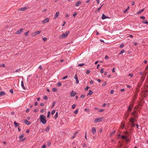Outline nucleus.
<instances>
[{"mask_svg": "<svg viewBox=\"0 0 148 148\" xmlns=\"http://www.w3.org/2000/svg\"><path fill=\"white\" fill-rule=\"evenodd\" d=\"M40 122L42 123L43 124H45L47 122V120L46 119V116L43 114H41L40 115L39 118Z\"/></svg>", "mask_w": 148, "mask_h": 148, "instance_id": "obj_1", "label": "nucleus"}, {"mask_svg": "<svg viewBox=\"0 0 148 148\" xmlns=\"http://www.w3.org/2000/svg\"><path fill=\"white\" fill-rule=\"evenodd\" d=\"M133 106L134 104L133 103L132 104H130L129 106L128 107L127 111H129V112L132 111V107Z\"/></svg>", "mask_w": 148, "mask_h": 148, "instance_id": "obj_2", "label": "nucleus"}, {"mask_svg": "<svg viewBox=\"0 0 148 148\" xmlns=\"http://www.w3.org/2000/svg\"><path fill=\"white\" fill-rule=\"evenodd\" d=\"M28 6H26L24 7L21 8L19 10L21 11H24L27 10L29 8Z\"/></svg>", "mask_w": 148, "mask_h": 148, "instance_id": "obj_3", "label": "nucleus"}, {"mask_svg": "<svg viewBox=\"0 0 148 148\" xmlns=\"http://www.w3.org/2000/svg\"><path fill=\"white\" fill-rule=\"evenodd\" d=\"M102 117H100L96 119L95 121H96L97 122H100L102 121Z\"/></svg>", "mask_w": 148, "mask_h": 148, "instance_id": "obj_4", "label": "nucleus"}, {"mask_svg": "<svg viewBox=\"0 0 148 148\" xmlns=\"http://www.w3.org/2000/svg\"><path fill=\"white\" fill-rule=\"evenodd\" d=\"M77 94V93L75 92H73L72 90L70 93V95L71 97H74Z\"/></svg>", "mask_w": 148, "mask_h": 148, "instance_id": "obj_5", "label": "nucleus"}, {"mask_svg": "<svg viewBox=\"0 0 148 148\" xmlns=\"http://www.w3.org/2000/svg\"><path fill=\"white\" fill-rule=\"evenodd\" d=\"M23 122L27 125H30L31 122H29L26 119L24 120Z\"/></svg>", "mask_w": 148, "mask_h": 148, "instance_id": "obj_6", "label": "nucleus"}, {"mask_svg": "<svg viewBox=\"0 0 148 148\" xmlns=\"http://www.w3.org/2000/svg\"><path fill=\"white\" fill-rule=\"evenodd\" d=\"M102 19L103 20L104 19L106 18H109L106 15H105L104 14H102V16L101 17Z\"/></svg>", "mask_w": 148, "mask_h": 148, "instance_id": "obj_7", "label": "nucleus"}, {"mask_svg": "<svg viewBox=\"0 0 148 148\" xmlns=\"http://www.w3.org/2000/svg\"><path fill=\"white\" fill-rule=\"evenodd\" d=\"M49 19L48 18H46L43 21H42L43 23L44 24L46 23H47L49 22Z\"/></svg>", "mask_w": 148, "mask_h": 148, "instance_id": "obj_8", "label": "nucleus"}, {"mask_svg": "<svg viewBox=\"0 0 148 148\" xmlns=\"http://www.w3.org/2000/svg\"><path fill=\"white\" fill-rule=\"evenodd\" d=\"M23 29H21L18 30L16 33V34H20L21 32L23 31Z\"/></svg>", "mask_w": 148, "mask_h": 148, "instance_id": "obj_9", "label": "nucleus"}, {"mask_svg": "<svg viewBox=\"0 0 148 148\" xmlns=\"http://www.w3.org/2000/svg\"><path fill=\"white\" fill-rule=\"evenodd\" d=\"M129 120L131 123H134V121H136V120L134 119L133 117H132L130 119H129Z\"/></svg>", "mask_w": 148, "mask_h": 148, "instance_id": "obj_10", "label": "nucleus"}, {"mask_svg": "<svg viewBox=\"0 0 148 148\" xmlns=\"http://www.w3.org/2000/svg\"><path fill=\"white\" fill-rule=\"evenodd\" d=\"M74 78H75V79L76 80V83L77 84L79 82V81L78 79V77H77V75L76 74L75 75V77H74Z\"/></svg>", "mask_w": 148, "mask_h": 148, "instance_id": "obj_11", "label": "nucleus"}, {"mask_svg": "<svg viewBox=\"0 0 148 148\" xmlns=\"http://www.w3.org/2000/svg\"><path fill=\"white\" fill-rule=\"evenodd\" d=\"M81 2L80 1H78L77 2L75 3V5L77 6H78L80 5Z\"/></svg>", "mask_w": 148, "mask_h": 148, "instance_id": "obj_12", "label": "nucleus"}, {"mask_svg": "<svg viewBox=\"0 0 148 148\" xmlns=\"http://www.w3.org/2000/svg\"><path fill=\"white\" fill-rule=\"evenodd\" d=\"M66 37V36H65V34H64L63 33L62 35H60L59 36V38H65Z\"/></svg>", "mask_w": 148, "mask_h": 148, "instance_id": "obj_13", "label": "nucleus"}, {"mask_svg": "<svg viewBox=\"0 0 148 148\" xmlns=\"http://www.w3.org/2000/svg\"><path fill=\"white\" fill-rule=\"evenodd\" d=\"M92 131L93 134H94L96 132V130L95 127H93L92 128Z\"/></svg>", "mask_w": 148, "mask_h": 148, "instance_id": "obj_14", "label": "nucleus"}, {"mask_svg": "<svg viewBox=\"0 0 148 148\" xmlns=\"http://www.w3.org/2000/svg\"><path fill=\"white\" fill-rule=\"evenodd\" d=\"M79 132L78 131H76V132H75L73 136L71 138V139H73L75 137V136H76L77 134V133H78Z\"/></svg>", "mask_w": 148, "mask_h": 148, "instance_id": "obj_15", "label": "nucleus"}, {"mask_svg": "<svg viewBox=\"0 0 148 148\" xmlns=\"http://www.w3.org/2000/svg\"><path fill=\"white\" fill-rule=\"evenodd\" d=\"M21 86L22 87L24 90H25L26 88L24 85L23 82L22 81L21 82Z\"/></svg>", "mask_w": 148, "mask_h": 148, "instance_id": "obj_16", "label": "nucleus"}, {"mask_svg": "<svg viewBox=\"0 0 148 148\" xmlns=\"http://www.w3.org/2000/svg\"><path fill=\"white\" fill-rule=\"evenodd\" d=\"M59 14H60L59 12H56V14L55 15L54 18H56L57 17H58V16Z\"/></svg>", "mask_w": 148, "mask_h": 148, "instance_id": "obj_17", "label": "nucleus"}, {"mask_svg": "<svg viewBox=\"0 0 148 148\" xmlns=\"http://www.w3.org/2000/svg\"><path fill=\"white\" fill-rule=\"evenodd\" d=\"M14 124L15 125V127H16L17 126H18L20 124L17 123L16 121H14Z\"/></svg>", "mask_w": 148, "mask_h": 148, "instance_id": "obj_18", "label": "nucleus"}, {"mask_svg": "<svg viewBox=\"0 0 148 148\" xmlns=\"http://www.w3.org/2000/svg\"><path fill=\"white\" fill-rule=\"evenodd\" d=\"M5 94V93L4 92L1 91L0 92V97L4 95Z\"/></svg>", "mask_w": 148, "mask_h": 148, "instance_id": "obj_19", "label": "nucleus"}, {"mask_svg": "<svg viewBox=\"0 0 148 148\" xmlns=\"http://www.w3.org/2000/svg\"><path fill=\"white\" fill-rule=\"evenodd\" d=\"M144 10V8H143V9H142L140 11H139L138 12H137V14H141L142 12H143Z\"/></svg>", "mask_w": 148, "mask_h": 148, "instance_id": "obj_20", "label": "nucleus"}, {"mask_svg": "<svg viewBox=\"0 0 148 148\" xmlns=\"http://www.w3.org/2000/svg\"><path fill=\"white\" fill-rule=\"evenodd\" d=\"M93 93V92H92V91L90 90H89V92H88V94L87 95H91Z\"/></svg>", "mask_w": 148, "mask_h": 148, "instance_id": "obj_21", "label": "nucleus"}, {"mask_svg": "<svg viewBox=\"0 0 148 148\" xmlns=\"http://www.w3.org/2000/svg\"><path fill=\"white\" fill-rule=\"evenodd\" d=\"M52 90L54 92H57L58 91V90L57 88H52Z\"/></svg>", "mask_w": 148, "mask_h": 148, "instance_id": "obj_22", "label": "nucleus"}, {"mask_svg": "<svg viewBox=\"0 0 148 148\" xmlns=\"http://www.w3.org/2000/svg\"><path fill=\"white\" fill-rule=\"evenodd\" d=\"M50 130V126L49 125L47 126L45 129V131H46L48 132Z\"/></svg>", "mask_w": 148, "mask_h": 148, "instance_id": "obj_23", "label": "nucleus"}, {"mask_svg": "<svg viewBox=\"0 0 148 148\" xmlns=\"http://www.w3.org/2000/svg\"><path fill=\"white\" fill-rule=\"evenodd\" d=\"M130 8V7L129 6H128L127 8L125 10L123 11V12L124 13H126L128 11V10H129Z\"/></svg>", "mask_w": 148, "mask_h": 148, "instance_id": "obj_24", "label": "nucleus"}, {"mask_svg": "<svg viewBox=\"0 0 148 148\" xmlns=\"http://www.w3.org/2000/svg\"><path fill=\"white\" fill-rule=\"evenodd\" d=\"M125 126V122H124V123H123V122H122L121 123V127H122V129H123L124 127Z\"/></svg>", "mask_w": 148, "mask_h": 148, "instance_id": "obj_25", "label": "nucleus"}, {"mask_svg": "<svg viewBox=\"0 0 148 148\" xmlns=\"http://www.w3.org/2000/svg\"><path fill=\"white\" fill-rule=\"evenodd\" d=\"M147 72H146L145 73V75H144V76H143V75H142V77H143V81L145 79V76H146V74H147Z\"/></svg>", "mask_w": 148, "mask_h": 148, "instance_id": "obj_26", "label": "nucleus"}, {"mask_svg": "<svg viewBox=\"0 0 148 148\" xmlns=\"http://www.w3.org/2000/svg\"><path fill=\"white\" fill-rule=\"evenodd\" d=\"M129 113H128V114H127V112L126 113H125V119L126 120H127V118L129 116Z\"/></svg>", "mask_w": 148, "mask_h": 148, "instance_id": "obj_27", "label": "nucleus"}, {"mask_svg": "<svg viewBox=\"0 0 148 148\" xmlns=\"http://www.w3.org/2000/svg\"><path fill=\"white\" fill-rule=\"evenodd\" d=\"M125 52V50L124 49H123V50H121L120 52V53H119V55L121 54H122L123 53Z\"/></svg>", "mask_w": 148, "mask_h": 148, "instance_id": "obj_28", "label": "nucleus"}, {"mask_svg": "<svg viewBox=\"0 0 148 148\" xmlns=\"http://www.w3.org/2000/svg\"><path fill=\"white\" fill-rule=\"evenodd\" d=\"M41 32V31H36L35 33L36 35H37V34H39Z\"/></svg>", "mask_w": 148, "mask_h": 148, "instance_id": "obj_29", "label": "nucleus"}, {"mask_svg": "<svg viewBox=\"0 0 148 148\" xmlns=\"http://www.w3.org/2000/svg\"><path fill=\"white\" fill-rule=\"evenodd\" d=\"M69 31H67V32H66L65 34H65V36H66V37L67 36V35H68V34H69Z\"/></svg>", "mask_w": 148, "mask_h": 148, "instance_id": "obj_30", "label": "nucleus"}, {"mask_svg": "<svg viewBox=\"0 0 148 148\" xmlns=\"http://www.w3.org/2000/svg\"><path fill=\"white\" fill-rule=\"evenodd\" d=\"M58 112H56V114L55 115V116H54V118H55V119H56L58 117Z\"/></svg>", "mask_w": 148, "mask_h": 148, "instance_id": "obj_31", "label": "nucleus"}, {"mask_svg": "<svg viewBox=\"0 0 148 148\" xmlns=\"http://www.w3.org/2000/svg\"><path fill=\"white\" fill-rule=\"evenodd\" d=\"M24 135L23 134H22L21 135H20L19 137V138L20 139H22L24 137Z\"/></svg>", "mask_w": 148, "mask_h": 148, "instance_id": "obj_32", "label": "nucleus"}, {"mask_svg": "<svg viewBox=\"0 0 148 148\" xmlns=\"http://www.w3.org/2000/svg\"><path fill=\"white\" fill-rule=\"evenodd\" d=\"M147 21L146 20H143V21H142V22L144 23H145V24H147Z\"/></svg>", "mask_w": 148, "mask_h": 148, "instance_id": "obj_33", "label": "nucleus"}, {"mask_svg": "<svg viewBox=\"0 0 148 148\" xmlns=\"http://www.w3.org/2000/svg\"><path fill=\"white\" fill-rule=\"evenodd\" d=\"M84 63L79 64L78 65V66L79 67L82 66H84Z\"/></svg>", "mask_w": 148, "mask_h": 148, "instance_id": "obj_34", "label": "nucleus"}, {"mask_svg": "<svg viewBox=\"0 0 148 148\" xmlns=\"http://www.w3.org/2000/svg\"><path fill=\"white\" fill-rule=\"evenodd\" d=\"M116 130L112 132L111 133V134L110 135V136H111V135H114V134Z\"/></svg>", "mask_w": 148, "mask_h": 148, "instance_id": "obj_35", "label": "nucleus"}, {"mask_svg": "<svg viewBox=\"0 0 148 148\" xmlns=\"http://www.w3.org/2000/svg\"><path fill=\"white\" fill-rule=\"evenodd\" d=\"M43 99L44 100H47L48 99V97L46 96H43Z\"/></svg>", "mask_w": 148, "mask_h": 148, "instance_id": "obj_36", "label": "nucleus"}, {"mask_svg": "<svg viewBox=\"0 0 148 148\" xmlns=\"http://www.w3.org/2000/svg\"><path fill=\"white\" fill-rule=\"evenodd\" d=\"M121 138L122 139H125L127 136H125V135L121 136Z\"/></svg>", "mask_w": 148, "mask_h": 148, "instance_id": "obj_37", "label": "nucleus"}, {"mask_svg": "<svg viewBox=\"0 0 148 148\" xmlns=\"http://www.w3.org/2000/svg\"><path fill=\"white\" fill-rule=\"evenodd\" d=\"M47 117L49 118L50 117V112L49 111H48L47 112Z\"/></svg>", "mask_w": 148, "mask_h": 148, "instance_id": "obj_38", "label": "nucleus"}, {"mask_svg": "<svg viewBox=\"0 0 148 148\" xmlns=\"http://www.w3.org/2000/svg\"><path fill=\"white\" fill-rule=\"evenodd\" d=\"M103 70H104V69L103 68L101 69L100 72L102 74V73H103V72H104Z\"/></svg>", "mask_w": 148, "mask_h": 148, "instance_id": "obj_39", "label": "nucleus"}, {"mask_svg": "<svg viewBox=\"0 0 148 148\" xmlns=\"http://www.w3.org/2000/svg\"><path fill=\"white\" fill-rule=\"evenodd\" d=\"M61 85L62 83L60 82H58L57 84V85L58 86H61Z\"/></svg>", "mask_w": 148, "mask_h": 148, "instance_id": "obj_40", "label": "nucleus"}, {"mask_svg": "<svg viewBox=\"0 0 148 148\" xmlns=\"http://www.w3.org/2000/svg\"><path fill=\"white\" fill-rule=\"evenodd\" d=\"M78 110V109H77V110H76L74 112V113L75 114H76L77 113Z\"/></svg>", "mask_w": 148, "mask_h": 148, "instance_id": "obj_41", "label": "nucleus"}, {"mask_svg": "<svg viewBox=\"0 0 148 148\" xmlns=\"http://www.w3.org/2000/svg\"><path fill=\"white\" fill-rule=\"evenodd\" d=\"M76 105L75 104H73L72 106V109H74L75 108Z\"/></svg>", "mask_w": 148, "mask_h": 148, "instance_id": "obj_42", "label": "nucleus"}, {"mask_svg": "<svg viewBox=\"0 0 148 148\" xmlns=\"http://www.w3.org/2000/svg\"><path fill=\"white\" fill-rule=\"evenodd\" d=\"M90 72V70H88L86 71V73L87 74H89Z\"/></svg>", "mask_w": 148, "mask_h": 148, "instance_id": "obj_43", "label": "nucleus"}, {"mask_svg": "<svg viewBox=\"0 0 148 148\" xmlns=\"http://www.w3.org/2000/svg\"><path fill=\"white\" fill-rule=\"evenodd\" d=\"M55 110H53L51 112V114L52 115H53L55 113Z\"/></svg>", "mask_w": 148, "mask_h": 148, "instance_id": "obj_44", "label": "nucleus"}, {"mask_svg": "<svg viewBox=\"0 0 148 148\" xmlns=\"http://www.w3.org/2000/svg\"><path fill=\"white\" fill-rule=\"evenodd\" d=\"M5 65L4 64H0V67H5Z\"/></svg>", "mask_w": 148, "mask_h": 148, "instance_id": "obj_45", "label": "nucleus"}, {"mask_svg": "<svg viewBox=\"0 0 148 148\" xmlns=\"http://www.w3.org/2000/svg\"><path fill=\"white\" fill-rule=\"evenodd\" d=\"M31 35L32 36H34L36 35L35 34V32H33L31 34Z\"/></svg>", "mask_w": 148, "mask_h": 148, "instance_id": "obj_46", "label": "nucleus"}, {"mask_svg": "<svg viewBox=\"0 0 148 148\" xmlns=\"http://www.w3.org/2000/svg\"><path fill=\"white\" fill-rule=\"evenodd\" d=\"M89 88L90 87H89L88 86H87L86 87V88H85L84 90L86 91L87 90L88 88Z\"/></svg>", "mask_w": 148, "mask_h": 148, "instance_id": "obj_47", "label": "nucleus"}, {"mask_svg": "<svg viewBox=\"0 0 148 148\" xmlns=\"http://www.w3.org/2000/svg\"><path fill=\"white\" fill-rule=\"evenodd\" d=\"M21 71L20 69H19L16 70L15 72H19Z\"/></svg>", "mask_w": 148, "mask_h": 148, "instance_id": "obj_48", "label": "nucleus"}, {"mask_svg": "<svg viewBox=\"0 0 148 148\" xmlns=\"http://www.w3.org/2000/svg\"><path fill=\"white\" fill-rule=\"evenodd\" d=\"M125 139L126 140V141H127V142H128L130 140L129 138L127 137H126Z\"/></svg>", "mask_w": 148, "mask_h": 148, "instance_id": "obj_49", "label": "nucleus"}, {"mask_svg": "<svg viewBox=\"0 0 148 148\" xmlns=\"http://www.w3.org/2000/svg\"><path fill=\"white\" fill-rule=\"evenodd\" d=\"M38 109H35L34 110V112H37L38 111Z\"/></svg>", "mask_w": 148, "mask_h": 148, "instance_id": "obj_50", "label": "nucleus"}, {"mask_svg": "<svg viewBox=\"0 0 148 148\" xmlns=\"http://www.w3.org/2000/svg\"><path fill=\"white\" fill-rule=\"evenodd\" d=\"M134 123H131L130 125L132 127H134L135 125L134 124Z\"/></svg>", "mask_w": 148, "mask_h": 148, "instance_id": "obj_51", "label": "nucleus"}, {"mask_svg": "<svg viewBox=\"0 0 148 148\" xmlns=\"http://www.w3.org/2000/svg\"><path fill=\"white\" fill-rule=\"evenodd\" d=\"M84 111L87 112H89V110L88 109L86 108L84 110Z\"/></svg>", "mask_w": 148, "mask_h": 148, "instance_id": "obj_52", "label": "nucleus"}, {"mask_svg": "<svg viewBox=\"0 0 148 148\" xmlns=\"http://www.w3.org/2000/svg\"><path fill=\"white\" fill-rule=\"evenodd\" d=\"M56 103V101H54L53 102L52 107H53L55 106Z\"/></svg>", "mask_w": 148, "mask_h": 148, "instance_id": "obj_53", "label": "nucleus"}, {"mask_svg": "<svg viewBox=\"0 0 148 148\" xmlns=\"http://www.w3.org/2000/svg\"><path fill=\"white\" fill-rule=\"evenodd\" d=\"M128 76H130L131 77H132L133 76V74L130 73L128 75Z\"/></svg>", "mask_w": 148, "mask_h": 148, "instance_id": "obj_54", "label": "nucleus"}, {"mask_svg": "<svg viewBox=\"0 0 148 148\" xmlns=\"http://www.w3.org/2000/svg\"><path fill=\"white\" fill-rule=\"evenodd\" d=\"M124 46V44H122L120 45V47L121 48H122Z\"/></svg>", "mask_w": 148, "mask_h": 148, "instance_id": "obj_55", "label": "nucleus"}, {"mask_svg": "<svg viewBox=\"0 0 148 148\" xmlns=\"http://www.w3.org/2000/svg\"><path fill=\"white\" fill-rule=\"evenodd\" d=\"M106 84V81L104 83L102 84V86H105Z\"/></svg>", "mask_w": 148, "mask_h": 148, "instance_id": "obj_56", "label": "nucleus"}, {"mask_svg": "<svg viewBox=\"0 0 148 148\" xmlns=\"http://www.w3.org/2000/svg\"><path fill=\"white\" fill-rule=\"evenodd\" d=\"M85 97V95H82L80 96V97L81 98H84Z\"/></svg>", "mask_w": 148, "mask_h": 148, "instance_id": "obj_57", "label": "nucleus"}, {"mask_svg": "<svg viewBox=\"0 0 148 148\" xmlns=\"http://www.w3.org/2000/svg\"><path fill=\"white\" fill-rule=\"evenodd\" d=\"M51 144V143L49 141V142H48L47 143V145L48 146H49Z\"/></svg>", "mask_w": 148, "mask_h": 148, "instance_id": "obj_58", "label": "nucleus"}, {"mask_svg": "<svg viewBox=\"0 0 148 148\" xmlns=\"http://www.w3.org/2000/svg\"><path fill=\"white\" fill-rule=\"evenodd\" d=\"M77 14V13L75 12H74V14H73V16L74 17H75V16Z\"/></svg>", "mask_w": 148, "mask_h": 148, "instance_id": "obj_59", "label": "nucleus"}, {"mask_svg": "<svg viewBox=\"0 0 148 148\" xmlns=\"http://www.w3.org/2000/svg\"><path fill=\"white\" fill-rule=\"evenodd\" d=\"M10 92L12 93V94H13V90L12 89H11L10 90Z\"/></svg>", "mask_w": 148, "mask_h": 148, "instance_id": "obj_60", "label": "nucleus"}, {"mask_svg": "<svg viewBox=\"0 0 148 148\" xmlns=\"http://www.w3.org/2000/svg\"><path fill=\"white\" fill-rule=\"evenodd\" d=\"M67 77H68V76L67 75H66V76H65V77H63L62 78V79H65Z\"/></svg>", "mask_w": 148, "mask_h": 148, "instance_id": "obj_61", "label": "nucleus"}, {"mask_svg": "<svg viewBox=\"0 0 148 148\" xmlns=\"http://www.w3.org/2000/svg\"><path fill=\"white\" fill-rule=\"evenodd\" d=\"M30 110V109L29 108H27L26 111V112H27V113Z\"/></svg>", "mask_w": 148, "mask_h": 148, "instance_id": "obj_62", "label": "nucleus"}, {"mask_svg": "<svg viewBox=\"0 0 148 148\" xmlns=\"http://www.w3.org/2000/svg\"><path fill=\"white\" fill-rule=\"evenodd\" d=\"M44 111L45 110L44 109H42L40 111V112L41 113L44 112Z\"/></svg>", "mask_w": 148, "mask_h": 148, "instance_id": "obj_63", "label": "nucleus"}, {"mask_svg": "<svg viewBox=\"0 0 148 148\" xmlns=\"http://www.w3.org/2000/svg\"><path fill=\"white\" fill-rule=\"evenodd\" d=\"M46 146L45 145H44L42 146V148H45Z\"/></svg>", "mask_w": 148, "mask_h": 148, "instance_id": "obj_64", "label": "nucleus"}]
</instances>
